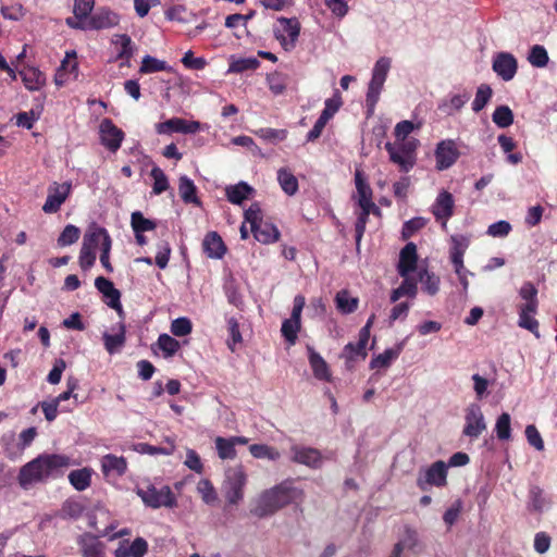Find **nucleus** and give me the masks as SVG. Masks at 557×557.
<instances>
[{
    "label": "nucleus",
    "mask_w": 557,
    "mask_h": 557,
    "mask_svg": "<svg viewBox=\"0 0 557 557\" xmlns=\"http://www.w3.org/2000/svg\"><path fill=\"white\" fill-rule=\"evenodd\" d=\"M215 448L221 459H233L236 456V449L231 438L218 436L215 438Z\"/></svg>",
    "instance_id": "obj_46"
},
{
    "label": "nucleus",
    "mask_w": 557,
    "mask_h": 557,
    "mask_svg": "<svg viewBox=\"0 0 557 557\" xmlns=\"http://www.w3.org/2000/svg\"><path fill=\"white\" fill-rule=\"evenodd\" d=\"M493 71L505 82L511 81L518 70V62L510 52H498L493 58Z\"/></svg>",
    "instance_id": "obj_10"
},
{
    "label": "nucleus",
    "mask_w": 557,
    "mask_h": 557,
    "mask_svg": "<svg viewBox=\"0 0 557 557\" xmlns=\"http://www.w3.org/2000/svg\"><path fill=\"white\" fill-rule=\"evenodd\" d=\"M511 231V225L505 220H500L491 224L487 228V234L493 237H505Z\"/></svg>",
    "instance_id": "obj_60"
},
{
    "label": "nucleus",
    "mask_w": 557,
    "mask_h": 557,
    "mask_svg": "<svg viewBox=\"0 0 557 557\" xmlns=\"http://www.w3.org/2000/svg\"><path fill=\"white\" fill-rule=\"evenodd\" d=\"M389 67L391 59L386 57L380 58L374 65V69L372 71V78L369 83L367 92V106L369 108V111H373L379 100V96L383 88Z\"/></svg>",
    "instance_id": "obj_3"
},
{
    "label": "nucleus",
    "mask_w": 557,
    "mask_h": 557,
    "mask_svg": "<svg viewBox=\"0 0 557 557\" xmlns=\"http://www.w3.org/2000/svg\"><path fill=\"white\" fill-rule=\"evenodd\" d=\"M277 22L283 26V29H274V36L280 41L285 51H290L295 48L296 41L300 34V23L296 17H278Z\"/></svg>",
    "instance_id": "obj_5"
},
{
    "label": "nucleus",
    "mask_w": 557,
    "mask_h": 557,
    "mask_svg": "<svg viewBox=\"0 0 557 557\" xmlns=\"http://www.w3.org/2000/svg\"><path fill=\"white\" fill-rule=\"evenodd\" d=\"M150 175L154 181L152 190L156 195H160L169 188L168 177L160 168H152Z\"/></svg>",
    "instance_id": "obj_54"
},
{
    "label": "nucleus",
    "mask_w": 557,
    "mask_h": 557,
    "mask_svg": "<svg viewBox=\"0 0 557 557\" xmlns=\"http://www.w3.org/2000/svg\"><path fill=\"white\" fill-rule=\"evenodd\" d=\"M525 436L529 444L537 450H542L544 448L542 436L534 425L530 424L525 428Z\"/></svg>",
    "instance_id": "obj_63"
},
{
    "label": "nucleus",
    "mask_w": 557,
    "mask_h": 557,
    "mask_svg": "<svg viewBox=\"0 0 557 557\" xmlns=\"http://www.w3.org/2000/svg\"><path fill=\"white\" fill-rule=\"evenodd\" d=\"M83 557H106L104 544L91 534H84L79 537Z\"/></svg>",
    "instance_id": "obj_19"
},
{
    "label": "nucleus",
    "mask_w": 557,
    "mask_h": 557,
    "mask_svg": "<svg viewBox=\"0 0 557 557\" xmlns=\"http://www.w3.org/2000/svg\"><path fill=\"white\" fill-rule=\"evenodd\" d=\"M465 420L466 424L462 431L465 436L478 438L486 430L484 416L478 404H470L467 407Z\"/></svg>",
    "instance_id": "obj_6"
},
{
    "label": "nucleus",
    "mask_w": 557,
    "mask_h": 557,
    "mask_svg": "<svg viewBox=\"0 0 557 557\" xmlns=\"http://www.w3.org/2000/svg\"><path fill=\"white\" fill-rule=\"evenodd\" d=\"M245 221L250 224V228L263 221L261 208L258 202L251 203L250 207L245 211Z\"/></svg>",
    "instance_id": "obj_61"
},
{
    "label": "nucleus",
    "mask_w": 557,
    "mask_h": 557,
    "mask_svg": "<svg viewBox=\"0 0 557 557\" xmlns=\"http://www.w3.org/2000/svg\"><path fill=\"white\" fill-rule=\"evenodd\" d=\"M137 495L151 508L176 506V495L172 490H137Z\"/></svg>",
    "instance_id": "obj_8"
},
{
    "label": "nucleus",
    "mask_w": 557,
    "mask_h": 557,
    "mask_svg": "<svg viewBox=\"0 0 557 557\" xmlns=\"http://www.w3.org/2000/svg\"><path fill=\"white\" fill-rule=\"evenodd\" d=\"M454 198L453 195L446 190L440 193L433 206L432 212L436 220H444L443 225H446V220L453 215Z\"/></svg>",
    "instance_id": "obj_17"
},
{
    "label": "nucleus",
    "mask_w": 557,
    "mask_h": 557,
    "mask_svg": "<svg viewBox=\"0 0 557 557\" xmlns=\"http://www.w3.org/2000/svg\"><path fill=\"white\" fill-rule=\"evenodd\" d=\"M277 180L282 189L289 196H293L298 190V181L296 176L286 169L277 171Z\"/></svg>",
    "instance_id": "obj_33"
},
{
    "label": "nucleus",
    "mask_w": 557,
    "mask_h": 557,
    "mask_svg": "<svg viewBox=\"0 0 557 557\" xmlns=\"http://www.w3.org/2000/svg\"><path fill=\"white\" fill-rule=\"evenodd\" d=\"M166 62L158 60L151 55H145L139 69L140 73H154L160 71H169Z\"/></svg>",
    "instance_id": "obj_49"
},
{
    "label": "nucleus",
    "mask_w": 557,
    "mask_h": 557,
    "mask_svg": "<svg viewBox=\"0 0 557 557\" xmlns=\"http://www.w3.org/2000/svg\"><path fill=\"white\" fill-rule=\"evenodd\" d=\"M88 510V506L84 500L81 499H67L62 507L64 516L70 518H78L84 511Z\"/></svg>",
    "instance_id": "obj_43"
},
{
    "label": "nucleus",
    "mask_w": 557,
    "mask_h": 557,
    "mask_svg": "<svg viewBox=\"0 0 557 557\" xmlns=\"http://www.w3.org/2000/svg\"><path fill=\"white\" fill-rule=\"evenodd\" d=\"M547 505L545 497L542 494V490H531L529 493L528 508L532 511H542Z\"/></svg>",
    "instance_id": "obj_58"
},
{
    "label": "nucleus",
    "mask_w": 557,
    "mask_h": 557,
    "mask_svg": "<svg viewBox=\"0 0 557 557\" xmlns=\"http://www.w3.org/2000/svg\"><path fill=\"white\" fill-rule=\"evenodd\" d=\"M436 168L440 171L449 169L459 158V151L451 139L442 140L435 149Z\"/></svg>",
    "instance_id": "obj_12"
},
{
    "label": "nucleus",
    "mask_w": 557,
    "mask_h": 557,
    "mask_svg": "<svg viewBox=\"0 0 557 557\" xmlns=\"http://www.w3.org/2000/svg\"><path fill=\"white\" fill-rule=\"evenodd\" d=\"M247 482V475L242 465L230 467L225 472V483L228 487H243Z\"/></svg>",
    "instance_id": "obj_32"
},
{
    "label": "nucleus",
    "mask_w": 557,
    "mask_h": 557,
    "mask_svg": "<svg viewBox=\"0 0 557 557\" xmlns=\"http://www.w3.org/2000/svg\"><path fill=\"white\" fill-rule=\"evenodd\" d=\"M69 467L67 456L42 454L21 468L18 480L21 485L40 482L51 476L62 475Z\"/></svg>",
    "instance_id": "obj_1"
},
{
    "label": "nucleus",
    "mask_w": 557,
    "mask_h": 557,
    "mask_svg": "<svg viewBox=\"0 0 557 557\" xmlns=\"http://www.w3.org/2000/svg\"><path fill=\"white\" fill-rule=\"evenodd\" d=\"M395 145L405 153V159L400 160L396 157L395 153H392V162L397 164L400 171L407 173L409 172L416 164L417 156L416 150L419 146V140L416 138L395 140Z\"/></svg>",
    "instance_id": "obj_9"
},
{
    "label": "nucleus",
    "mask_w": 557,
    "mask_h": 557,
    "mask_svg": "<svg viewBox=\"0 0 557 557\" xmlns=\"http://www.w3.org/2000/svg\"><path fill=\"white\" fill-rule=\"evenodd\" d=\"M530 310L520 309L519 311V326L532 332L536 338H540L539 322L530 315Z\"/></svg>",
    "instance_id": "obj_52"
},
{
    "label": "nucleus",
    "mask_w": 557,
    "mask_h": 557,
    "mask_svg": "<svg viewBox=\"0 0 557 557\" xmlns=\"http://www.w3.org/2000/svg\"><path fill=\"white\" fill-rule=\"evenodd\" d=\"M79 235H81V230L75 225L69 224L64 227V230L60 234V236L58 238V245L60 247H65V246L72 245L78 240Z\"/></svg>",
    "instance_id": "obj_51"
},
{
    "label": "nucleus",
    "mask_w": 557,
    "mask_h": 557,
    "mask_svg": "<svg viewBox=\"0 0 557 557\" xmlns=\"http://www.w3.org/2000/svg\"><path fill=\"white\" fill-rule=\"evenodd\" d=\"M309 363L315 379L321 381H330L331 373L325 360L312 347H308Z\"/></svg>",
    "instance_id": "obj_24"
},
{
    "label": "nucleus",
    "mask_w": 557,
    "mask_h": 557,
    "mask_svg": "<svg viewBox=\"0 0 557 557\" xmlns=\"http://www.w3.org/2000/svg\"><path fill=\"white\" fill-rule=\"evenodd\" d=\"M125 332V325L121 322L119 323V332L116 334H103L104 347L110 355L117 352L124 346L126 341Z\"/></svg>",
    "instance_id": "obj_26"
},
{
    "label": "nucleus",
    "mask_w": 557,
    "mask_h": 557,
    "mask_svg": "<svg viewBox=\"0 0 557 557\" xmlns=\"http://www.w3.org/2000/svg\"><path fill=\"white\" fill-rule=\"evenodd\" d=\"M336 308L344 314L352 313L357 310L359 299L350 296L349 292L343 289L336 294Z\"/></svg>",
    "instance_id": "obj_27"
},
{
    "label": "nucleus",
    "mask_w": 557,
    "mask_h": 557,
    "mask_svg": "<svg viewBox=\"0 0 557 557\" xmlns=\"http://www.w3.org/2000/svg\"><path fill=\"white\" fill-rule=\"evenodd\" d=\"M230 339L227 341V345L232 351L235 350V345L240 344L243 342V337L239 331L238 322L235 318H230L227 320Z\"/></svg>",
    "instance_id": "obj_57"
},
{
    "label": "nucleus",
    "mask_w": 557,
    "mask_h": 557,
    "mask_svg": "<svg viewBox=\"0 0 557 557\" xmlns=\"http://www.w3.org/2000/svg\"><path fill=\"white\" fill-rule=\"evenodd\" d=\"M462 510V502L460 499H456L454 504L445 511L443 516L444 522L451 527L458 519L459 513Z\"/></svg>",
    "instance_id": "obj_62"
},
{
    "label": "nucleus",
    "mask_w": 557,
    "mask_h": 557,
    "mask_svg": "<svg viewBox=\"0 0 557 557\" xmlns=\"http://www.w3.org/2000/svg\"><path fill=\"white\" fill-rule=\"evenodd\" d=\"M249 451L258 459L277 460L281 456L276 448L265 444H252L249 446Z\"/></svg>",
    "instance_id": "obj_37"
},
{
    "label": "nucleus",
    "mask_w": 557,
    "mask_h": 557,
    "mask_svg": "<svg viewBox=\"0 0 557 557\" xmlns=\"http://www.w3.org/2000/svg\"><path fill=\"white\" fill-rule=\"evenodd\" d=\"M492 120L498 127L506 128L513 123V113L508 106H499L493 112Z\"/></svg>",
    "instance_id": "obj_39"
},
{
    "label": "nucleus",
    "mask_w": 557,
    "mask_h": 557,
    "mask_svg": "<svg viewBox=\"0 0 557 557\" xmlns=\"http://www.w3.org/2000/svg\"><path fill=\"white\" fill-rule=\"evenodd\" d=\"M95 286L108 299L107 302H117V299H121L120 290L114 287L110 280L98 276L95 280Z\"/></svg>",
    "instance_id": "obj_30"
},
{
    "label": "nucleus",
    "mask_w": 557,
    "mask_h": 557,
    "mask_svg": "<svg viewBox=\"0 0 557 557\" xmlns=\"http://www.w3.org/2000/svg\"><path fill=\"white\" fill-rule=\"evenodd\" d=\"M267 81H268L270 90L274 95H281L286 89L285 78L280 73H273V74L268 75Z\"/></svg>",
    "instance_id": "obj_59"
},
{
    "label": "nucleus",
    "mask_w": 557,
    "mask_h": 557,
    "mask_svg": "<svg viewBox=\"0 0 557 557\" xmlns=\"http://www.w3.org/2000/svg\"><path fill=\"white\" fill-rule=\"evenodd\" d=\"M132 557H144L148 550V543L143 537H136L128 546Z\"/></svg>",
    "instance_id": "obj_64"
},
{
    "label": "nucleus",
    "mask_w": 557,
    "mask_h": 557,
    "mask_svg": "<svg viewBox=\"0 0 557 557\" xmlns=\"http://www.w3.org/2000/svg\"><path fill=\"white\" fill-rule=\"evenodd\" d=\"M101 469L103 474L109 478L111 475H122L127 469V462L124 457H117L112 454H108L101 459Z\"/></svg>",
    "instance_id": "obj_20"
},
{
    "label": "nucleus",
    "mask_w": 557,
    "mask_h": 557,
    "mask_svg": "<svg viewBox=\"0 0 557 557\" xmlns=\"http://www.w3.org/2000/svg\"><path fill=\"white\" fill-rule=\"evenodd\" d=\"M403 350V343L398 344L395 348H388L383 354L375 356L371 362V369L387 368L391 362L396 359Z\"/></svg>",
    "instance_id": "obj_29"
},
{
    "label": "nucleus",
    "mask_w": 557,
    "mask_h": 557,
    "mask_svg": "<svg viewBox=\"0 0 557 557\" xmlns=\"http://www.w3.org/2000/svg\"><path fill=\"white\" fill-rule=\"evenodd\" d=\"M172 132L182 134H195L200 129V123L198 121H187L181 117H172Z\"/></svg>",
    "instance_id": "obj_41"
},
{
    "label": "nucleus",
    "mask_w": 557,
    "mask_h": 557,
    "mask_svg": "<svg viewBox=\"0 0 557 557\" xmlns=\"http://www.w3.org/2000/svg\"><path fill=\"white\" fill-rule=\"evenodd\" d=\"M191 321L185 317L177 318L171 323V332L174 336H186L191 333Z\"/></svg>",
    "instance_id": "obj_55"
},
{
    "label": "nucleus",
    "mask_w": 557,
    "mask_h": 557,
    "mask_svg": "<svg viewBox=\"0 0 557 557\" xmlns=\"http://www.w3.org/2000/svg\"><path fill=\"white\" fill-rule=\"evenodd\" d=\"M101 144L110 151L115 152L124 139V133L116 127L112 120L103 119L99 126Z\"/></svg>",
    "instance_id": "obj_11"
},
{
    "label": "nucleus",
    "mask_w": 557,
    "mask_h": 557,
    "mask_svg": "<svg viewBox=\"0 0 557 557\" xmlns=\"http://www.w3.org/2000/svg\"><path fill=\"white\" fill-rule=\"evenodd\" d=\"M253 194L255 189L246 182H239L225 188L227 200L234 205H242L244 200L250 198Z\"/></svg>",
    "instance_id": "obj_22"
},
{
    "label": "nucleus",
    "mask_w": 557,
    "mask_h": 557,
    "mask_svg": "<svg viewBox=\"0 0 557 557\" xmlns=\"http://www.w3.org/2000/svg\"><path fill=\"white\" fill-rule=\"evenodd\" d=\"M260 62L256 58L239 59L231 63L228 71L232 73H243L248 70H256Z\"/></svg>",
    "instance_id": "obj_56"
},
{
    "label": "nucleus",
    "mask_w": 557,
    "mask_h": 557,
    "mask_svg": "<svg viewBox=\"0 0 557 557\" xmlns=\"http://www.w3.org/2000/svg\"><path fill=\"white\" fill-rule=\"evenodd\" d=\"M72 185L69 182H64L62 184H58L57 182L52 183L48 187V196L45 205L42 206V211L45 213H55L60 210L61 206L67 199L71 193Z\"/></svg>",
    "instance_id": "obj_7"
},
{
    "label": "nucleus",
    "mask_w": 557,
    "mask_h": 557,
    "mask_svg": "<svg viewBox=\"0 0 557 557\" xmlns=\"http://www.w3.org/2000/svg\"><path fill=\"white\" fill-rule=\"evenodd\" d=\"M418 255L417 246L413 243H408L399 253V261L397 271L400 276L409 275L417 269Z\"/></svg>",
    "instance_id": "obj_15"
},
{
    "label": "nucleus",
    "mask_w": 557,
    "mask_h": 557,
    "mask_svg": "<svg viewBox=\"0 0 557 557\" xmlns=\"http://www.w3.org/2000/svg\"><path fill=\"white\" fill-rule=\"evenodd\" d=\"M528 61L535 67H544L547 65L549 58L543 46L535 45L531 48Z\"/></svg>",
    "instance_id": "obj_47"
},
{
    "label": "nucleus",
    "mask_w": 557,
    "mask_h": 557,
    "mask_svg": "<svg viewBox=\"0 0 557 557\" xmlns=\"http://www.w3.org/2000/svg\"><path fill=\"white\" fill-rule=\"evenodd\" d=\"M112 42L121 46L117 59L129 60L135 51V46L127 34L114 35Z\"/></svg>",
    "instance_id": "obj_34"
},
{
    "label": "nucleus",
    "mask_w": 557,
    "mask_h": 557,
    "mask_svg": "<svg viewBox=\"0 0 557 557\" xmlns=\"http://www.w3.org/2000/svg\"><path fill=\"white\" fill-rule=\"evenodd\" d=\"M251 233L253 234V237L262 244L275 243L280 237L277 227L274 224L264 221L252 226Z\"/></svg>",
    "instance_id": "obj_21"
},
{
    "label": "nucleus",
    "mask_w": 557,
    "mask_h": 557,
    "mask_svg": "<svg viewBox=\"0 0 557 557\" xmlns=\"http://www.w3.org/2000/svg\"><path fill=\"white\" fill-rule=\"evenodd\" d=\"M20 74L25 84V87L29 90H37L45 85L46 77L37 69L30 67L26 71H22Z\"/></svg>",
    "instance_id": "obj_31"
},
{
    "label": "nucleus",
    "mask_w": 557,
    "mask_h": 557,
    "mask_svg": "<svg viewBox=\"0 0 557 557\" xmlns=\"http://www.w3.org/2000/svg\"><path fill=\"white\" fill-rule=\"evenodd\" d=\"M519 294L522 299H524L527 302L520 307V309L530 310L531 312H536L537 309V289L531 282H525L520 290Z\"/></svg>",
    "instance_id": "obj_28"
},
{
    "label": "nucleus",
    "mask_w": 557,
    "mask_h": 557,
    "mask_svg": "<svg viewBox=\"0 0 557 557\" xmlns=\"http://www.w3.org/2000/svg\"><path fill=\"white\" fill-rule=\"evenodd\" d=\"M369 341H364L361 343V335L359 334V338H358V342L356 344L354 343H348L342 354H341V358L345 359V362H346V366L347 368H352V363L357 360V359H362L364 360L368 356L367 354V344H368Z\"/></svg>",
    "instance_id": "obj_18"
},
{
    "label": "nucleus",
    "mask_w": 557,
    "mask_h": 557,
    "mask_svg": "<svg viewBox=\"0 0 557 557\" xmlns=\"http://www.w3.org/2000/svg\"><path fill=\"white\" fill-rule=\"evenodd\" d=\"M495 431L498 440L507 441L511 436L510 416L507 412L502 413L496 421Z\"/></svg>",
    "instance_id": "obj_50"
},
{
    "label": "nucleus",
    "mask_w": 557,
    "mask_h": 557,
    "mask_svg": "<svg viewBox=\"0 0 557 557\" xmlns=\"http://www.w3.org/2000/svg\"><path fill=\"white\" fill-rule=\"evenodd\" d=\"M447 465L443 460H437L430 466L421 467L417 475V484L420 487L424 485L443 486L446 484Z\"/></svg>",
    "instance_id": "obj_4"
},
{
    "label": "nucleus",
    "mask_w": 557,
    "mask_h": 557,
    "mask_svg": "<svg viewBox=\"0 0 557 557\" xmlns=\"http://www.w3.org/2000/svg\"><path fill=\"white\" fill-rule=\"evenodd\" d=\"M493 96V90L490 85L481 84L475 92L474 100L472 102V110L478 113L484 109Z\"/></svg>",
    "instance_id": "obj_36"
},
{
    "label": "nucleus",
    "mask_w": 557,
    "mask_h": 557,
    "mask_svg": "<svg viewBox=\"0 0 557 557\" xmlns=\"http://www.w3.org/2000/svg\"><path fill=\"white\" fill-rule=\"evenodd\" d=\"M205 253L211 259H221L226 252V246L216 232H209L202 242Z\"/></svg>",
    "instance_id": "obj_16"
},
{
    "label": "nucleus",
    "mask_w": 557,
    "mask_h": 557,
    "mask_svg": "<svg viewBox=\"0 0 557 557\" xmlns=\"http://www.w3.org/2000/svg\"><path fill=\"white\" fill-rule=\"evenodd\" d=\"M110 237L108 231L96 223H92L84 235L83 245L95 251L96 247L106 243V238Z\"/></svg>",
    "instance_id": "obj_23"
},
{
    "label": "nucleus",
    "mask_w": 557,
    "mask_h": 557,
    "mask_svg": "<svg viewBox=\"0 0 557 557\" xmlns=\"http://www.w3.org/2000/svg\"><path fill=\"white\" fill-rule=\"evenodd\" d=\"M292 460L309 468L318 469L323 463L321 453L317 448L295 445L290 448Z\"/></svg>",
    "instance_id": "obj_14"
},
{
    "label": "nucleus",
    "mask_w": 557,
    "mask_h": 557,
    "mask_svg": "<svg viewBox=\"0 0 557 557\" xmlns=\"http://www.w3.org/2000/svg\"><path fill=\"white\" fill-rule=\"evenodd\" d=\"M178 193L185 203L200 206L201 201L197 197V187L186 175H182L178 181Z\"/></svg>",
    "instance_id": "obj_25"
},
{
    "label": "nucleus",
    "mask_w": 557,
    "mask_h": 557,
    "mask_svg": "<svg viewBox=\"0 0 557 557\" xmlns=\"http://www.w3.org/2000/svg\"><path fill=\"white\" fill-rule=\"evenodd\" d=\"M94 7L95 0H74L73 13L77 20H88Z\"/></svg>",
    "instance_id": "obj_53"
},
{
    "label": "nucleus",
    "mask_w": 557,
    "mask_h": 557,
    "mask_svg": "<svg viewBox=\"0 0 557 557\" xmlns=\"http://www.w3.org/2000/svg\"><path fill=\"white\" fill-rule=\"evenodd\" d=\"M69 481L73 487H88L91 481V470L88 468L74 470L69 474Z\"/></svg>",
    "instance_id": "obj_44"
},
{
    "label": "nucleus",
    "mask_w": 557,
    "mask_h": 557,
    "mask_svg": "<svg viewBox=\"0 0 557 557\" xmlns=\"http://www.w3.org/2000/svg\"><path fill=\"white\" fill-rule=\"evenodd\" d=\"M419 280L423 285V290L429 295H435L438 292L440 278L428 270L419 271Z\"/></svg>",
    "instance_id": "obj_45"
},
{
    "label": "nucleus",
    "mask_w": 557,
    "mask_h": 557,
    "mask_svg": "<svg viewBox=\"0 0 557 557\" xmlns=\"http://www.w3.org/2000/svg\"><path fill=\"white\" fill-rule=\"evenodd\" d=\"M157 345L163 351L165 358L174 356L181 347L180 342L168 334H161L158 337Z\"/></svg>",
    "instance_id": "obj_40"
},
{
    "label": "nucleus",
    "mask_w": 557,
    "mask_h": 557,
    "mask_svg": "<svg viewBox=\"0 0 557 557\" xmlns=\"http://www.w3.org/2000/svg\"><path fill=\"white\" fill-rule=\"evenodd\" d=\"M451 249H450V259L453 263H459L461 265V262H463V255L466 252V249L468 248V239L463 236H451Z\"/></svg>",
    "instance_id": "obj_38"
},
{
    "label": "nucleus",
    "mask_w": 557,
    "mask_h": 557,
    "mask_svg": "<svg viewBox=\"0 0 557 557\" xmlns=\"http://www.w3.org/2000/svg\"><path fill=\"white\" fill-rule=\"evenodd\" d=\"M87 23L88 30L107 29L116 26L120 23V16L109 8H99L89 16Z\"/></svg>",
    "instance_id": "obj_13"
},
{
    "label": "nucleus",
    "mask_w": 557,
    "mask_h": 557,
    "mask_svg": "<svg viewBox=\"0 0 557 557\" xmlns=\"http://www.w3.org/2000/svg\"><path fill=\"white\" fill-rule=\"evenodd\" d=\"M301 322H297L290 319H285L282 323L281 332L283 337L290 344L295 345L297 341V334L300 331Z\"/></svg>",
    "instance_id": "obj_48"
},
{
    "label": "nucleus",
    "mask_w": 557,
    "mask_h": 557,
    "mask_svg": "<svg viewBox=\"0 0 557 557\" xmlns=\"http://www.w3.org/2000/svg\"><path fill=\"white\" fill-rule=\"evenodd\" d=\"M131 224L134 233H144L156 228V223L152 220L146 219L139 211L132 213Z\"/></svg>",
    "instance_id": "obj_42"
},
{
    "label": "nucleus",
    "mask_w": 557,
    "mask_h": 557,
    "mask_svg": "<svg viewBox=\"0 0 557 557\" xmlns=\"http://www.w3.org/2000/svg\"><path fill=\"white\" fill-rule=\"evenodd\" d=\"M295 490H264L255 500L250 511L259 518L274 513L283 506L289 504Z\"/></svg>",
    "instance_id": "obj_2"
},
{
    "label": "nucleus",
    "mask_w": 557,
    "mask_h": 557,
    "mask_svg": "<svg viewBox=\"0 0 557 557\" xmlns=\"http://www.w3.org/2000/svg\"><path fill=\"white\" fill-rule=\"evenodd\" d=\"M355 183L358 193V205L372 201V189L360 170L355 173Z\"/></svg>",
    "instance_id": "obj_35"
}]
</instances>
